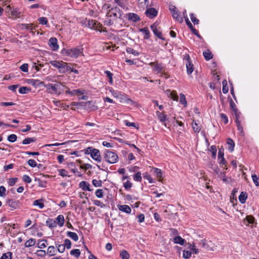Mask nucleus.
<instances>
[{
  "mask_svg": "<svg viewBox=\"0 0 259 259\" xmlns=\"http://www.w3.org/2000/svg\"><path fill=\"white\" fill-rule=\"evenodd\" d=\"M49 63L57 68L60 73H65L71 69V67L68 66L67 63L62 61L53 60L50 61Z\"/></svg>",
  "mask_w": 259,
  "mask_h": 259,
  "instance_id": "f257e3e1",
  "label": "nucleus"
},
{
  "mask_svg": "<svg viewBox=\"0 0 259 259\" xmlns=\"http://www.w3.org/2000/svg\"><path fill=\"white\" fill-rule=\"evenodd\" d=\"M104 159L106 162L113 164L117 162L118 156L115 152L109 150H106L104 153Z\"/></svg>",
  "mask_w": 259,
  "mask_h": 259,
  "instance_id": "f03ea898",
  "label": "nucleus"
},
{
  "mask_svg": "<svg viewBox=\"0 0 259 259\" xmlns=\"http://www.w3.org/2000/svg\"><path fill=\"white\" fill-rule=\"evenodd\" d=\"M62 53L67 56L75 58H77L80 55H83L82 49L77 48L71 49H64L62 51Z\"/></svg>",
  "mask_w": 259,
  "mask_h": 259,
  "instance_id": "7ed1b4c3",
  "label": "nucleus"
},
{
  "mask_svg": "<svg viewBox=\"0 0 259 259\" xmlns=\"http://www.w3.org/2000/svg\"><path fill=\"white\" fill-rule=\"evenodd\" d=\"M199 244L202 248L208 251H214L217 247L211 241L208 242L205 239L201 240Z\"/></svg>",
  "mask_w": 259,
  "mask_h": 259,
  "instance_id": "20e7f679",
  "label": "nucleus"
},
{
  "mask_svg": "<svg viewBox=\"0 0 259 259\" xmlns=\"http://www.w3.org/2000/svg\"><path fill=\"white\" fill-rule=\"evenodd\" d=\"M87 153L90 154L93 159L97 162H101L102 160L100 153L99 150L92 147H89L87 149Z\"/></svg>",
  "mask_w": 259,
  "mask_h": 259,
  "instance_id": "39448f33",
  "label": "nucleus"
},
{
  "mask_svg": "<svg viewBox=\"0 0 259 259\" xmlns=\"http://www.w3.org/2000/svg\"><path fill=\"white\" fill-rule=\"evenodd\" d=\"M152 67H153V70L156 72L157 73H160L163 70V67L161 64H159L157 62H151L149 63Z\"/></svg>",
  "mask_w": 259,
  "mask_h": 259,
  "instance_id": "423d86ee",
  "label": "nucleus"
},
{
  "mask_svg": "<svg viewBox=\"0 0 259 259\" xmlns=\"http://www.w3.org/2000/svg\"><path fill=\"white\" fill-rule=\"evenodd\" d=\"M169 10L172 13V17L176 19L178 21L180 22H183V18H181L180 16V14L178 13L177 8L175 6H172L169 8Z\"/></svg>",
  "mask_w": 259,
  "mask_h": 259,
  "instance_id": "0eeeda50",
  "label": "nucleus"
},
{
  "mask_svg": "<svg viewBox=\"0 0 259 259\" xmlns=\"http://www.w3.org/2000/svg\"><path fill=\"white\" fill-rule=\"evenodd\" d=\"M57 39L55 37H51L49 39V46L51 49L54 51H56L59 49V46L57 44Z\"/></svg>",
  "mask_w": 259,
  "mask_h": 259,
  "instance_id": "6e6552de",
  "label": "nucleus"
},
{
  "mask_svg": "<svg viewBox=\"0 0 259 259\" xmlns=\"http://www.w3.org/2000/svg\"><path fill=\"white\" fill-rule=\"evenodd\" d=\"M158 24L155 22L151 26V28L156 36L161 39H163V38L161 37V31H159L158 30Z\"/></svg>",
  "mask_w": 259,
  "mask_h": 259,
  "instance_id": "1a4fd4ad",
  "label": "nucleus"
},
{
  "mask_svg": "<svg viewBox=\"0 0 259 259\" xmlns=\"http://www.w3.org/2000/svg\"><path fill=\"white\" fill-rule=\"evenodd\" d=\"M7 203L12 208L11 210L15 209L19 207V201L14 199H8Z\"/></svg>",
  "mask_w": 259,
  "mask_h": 259,
  "instance_id": "9d476101",
  "label": "nucleus"
},
{
  "mask_svg": "<svg viewBox=\"0 0 259 259\" xmlns=\"http://www.w3.org/2000/svg\"><path fill=\"white\" fill-rule=\"evenodd\" d=\"M60 85L59 84H52L51 83H49L47 85H46V87L47 90H51L52 91V93L59 94L58 92V88H59Z\"/></svg>",
  "mask_w": 259,
  "mask_h": 259,
  "instance_id": "9b49d317",
  "label": "nucleus"
},
{
  "mask_svg": "<svg viewBox=\"0 0 259 259\" xmlns=\"http://www.w3.org/2000/svg\"><path fill=\"white\" fill-rule=\"evenodd\" d=\"M145 14L150 18H153L157 15V11L154 8H149L146 12Z\"/></svg>",
  "mask_w": 259,
  "mask_h": 259,
  "instance_id": "f8f14e48",
  "label": "nucleus"
},
{
  "mask_svg": "<svg viewBox=\"0 0 259 259\" xmlns=\"http://www.w3.org/2000/svg\"><path fill=\"white\" fill-rule=\"evenodd\" d=\"M185 20L187 26L191 30L193 33L197 35L198 37L201 38V36L199 34L198 31L193 27L192 23L190 22L188 17H185Z\"/></svg>",
  "mask_w": 259,
  "mask_h": 259,
  "instance_id": "ddd939ff",
  "label": "nucleus"
},
{
  "mask_svg": "<svg viewBox=\"0 0 259 259\" xmlns=\"http://www.w3.org/2000/svg\"><path fill=\"white\" fill-rule=\"evenodd\" d=\"M79 187L81 188L83 191H93V189L90 188V184L86 181H81L79 183Z\"/></svg>",
  "mask_w": 259,
  "mask_h": 259,
  "instance_id": "4468645a",
  "label": "nucleus"
},
{
  "mask_svg": "<svg viewBox=\"0 0 259 259\" xmlns=\"http://www.w3.org/2000/svg\"><path fill=\"white\" fill-rule=\"evenodd\" d=\"M156 114L160 121L162 122L165 126H166V124L165 122L166 120H167L166 115H165L163 113L160 112L159 111H157Z\"/></svg>",
  "mask_w": 259,
  "mask_h": 259,
  "instance_id": "2eb2a0df",
  "label": "nucleus"
},
{
  "mask_svg": "<svg viewBox=\"0 0 259 259\" xmlns=\"http://www.w3.org/2000/svg\"><path fill=\"white\" fill-rule=\"evenodd\" d=\"M239 116H240V115H238V113H236V116H235V121L236 123V125H237L238 130L240 132V133L242 135H243V127L241 125V122L239 120Z\"/></svg>",
  "mask_w": 259,
  "mask_h": 259,
  "instance_id": "dca6fc26",
  "label": "nucleus"
},
{
  "mask_svg": "<svg viewBox=\"0 0 259 259\" xmlns=\"http://www.w3.org/2000/svg\"><path fill=\"white\" fill-rule=\"evenodd\" d=\"M117 9H112L108 13V17H114L115 18H120L121 17V14L120 13L118 15L116 13Z\"/></svg>",
  "mask_w": 259,
  "mask_h": 259,
  "instance_id": "f3484780",
  "label": "nucleus"
},
{
  "mask_svg": "<svg viewBox=\"0 0 259 259\" xmlns=\"http://www.w3.org/2000/svg\"><path fill=\"white\" fill-rule=\"evenodd\" d=\"M187 71L188 74H191L193 71V65L190 61V57L188 55V63L186 64Z\"/></svg>",
  "mask_w": 259,
  "mask_h": 259,
  "instance_id": "a211bd4d",
  "label": "nucleus"
},
{
  "mask_svg": "<svg viewBox=\"0 0 259 259\" xmlns=\"http://www.w3.org/2000/svg\"><path fill=\"white\" fill-rule=\"evenodd\" d=\"M118 208L120 211L126 213H130L131 212V208L127 205H118Z\"/></svg>",
  "mask_w": 259,
  "mask_h": 259,
  "instance_id": "6ab92c4d",
  "label": "nucleus"
},
{
  "mask_svg": "<svg viewBox=\"0 0 259 259\" xmlns=\"http://www.w3.org/2000/svg\"><path fill=\"white\" fill-rule=\"evenodd\" d=\"M56 224H58L60 227H62L64 224V217L63 215H59L56 219Z\"/></svg>",
  "mask_w": 259,
  "mask_h": 259,
  "instance_id": "aec40b11",
  "label": "nucleus"
},
{
  "mask_svg": "<svg viewBox=\"0 0 259 259\" xmlns=\"http://www.w3.org/2000/svg\"><path fill=\"white\" fill-rule=\"evenodd\" d=\"M99 25V24H98L97 22L95 20H89L88 21V25L92 29L98 30V25Z\"/></svg>",
  "mask_w": 259,
  "mask_h": 259,
  "instance_id": "412c9836",
  "label": "nucleus"
},
{
  "mask_svg": "<svg viewBox=\"0 0 259 259\" xmlns=\"http://www.w3.org/2000/svg\"><path fill=\"white\" fill-rule=\"evenodd\" d=\"M129 20L136 22L140 20L139 16L135 13H130L128 16Z\"/></svg>",
  "mask_w": 259,
  "mask_h": 259,
  "instance_id": "4be33fe9",
  "label": "nucleus"
},
{
  "mask_svg": "<svg viewBox=\"0 0 259 259\" xmlns=\"http://www.w3.org/2000/svg\"><path fill=\"white\" fill-rule=\"evenodd\" d=\"M154 173L156 175L158 180L159 181H162V172L160 169L158 168H154L153 169Z\"/></svg>",
  "mask_w": 259,
  "mask_h": 259,
  "instance_id": "5701e85b",
  "label": "nucleus"
},
{
  "mask_svg": "<svg viewBox=\"0 0 259 259\" xmlns=\"http://www.w3.org/2000/svg\"><path fill=\"white\" fill-rule=\"evenodd\" d=\"M46 224L50 228H53L56 227V221L52 219H49L46 221Z\"/></svg>",
  "mask_w": 259,
  "mask_h": 259,
  "instance_id": "b1692460",
  "label": "nucleus"
},
{
  "mask_svg": "<svg viewBox=\"0 0 259 259\" xmlns=\"http://www.w3.org/2000/svg\"><path fill=\"white\" fill-rule=\"evenodd\" d=\"M67 235L75 241H76L78 240V235L76 233L68 231L67 232Z\"/></svg>",
  "mask_w": 259,
  "mask_h": 259,
  "instance_id": "393cba45",
  "label": "nucleus"
},
{
  "mask_svg": "<svg viewBox=\"0 0 259 259\" xmlns=\"http://www.w3.org/2000/svg\"><path fill=\"white\" fill-rule=\"evenodd\" d=\"M47 253L50 256H53L56 254V250L54 246H50L48 248Z\"/></svg>",
  "mask_w": 259,
  "mask_h": 259,
  "instance_id": "a878e982",
  "label": "nucleus"
},
{
  "mask_svg": "<svg viewBox=\"0 0 259 259\" xmlns=\"http://www.w3.org/2000/svg\"><path fill=\"white\" fill-rule=\"evenodd\" d=\"M140 31L145 35L144 38L145 39H148L150 37V32L148 30V28L147 27H144L143 28H141Z\"/></svg>",
  "mask_w": 259,
  "mask_h": 259,
  "instance_id": "bb28decb",
  "label": "nucleus"
},
{
  "mask_svg": "<svg viewBox=\"0 0 259 259\" xmlns=\"http://www.w3.org/2000/svg\"><path fill=\"white\" fill-rule=\"evenodd\" d=\"M247 195L246 192H242L239 196V200L241 203H244L247 199Z\"/></svg>",
  "mask_w": 259,
  "mask_h": 259,
  "instance_id": "cd10ccee",
  "label": "nucleus"
},
{
  "mask_svg": "<svg viewBox=\"0 0 259 259\" xmlns=\"http://www.w3.org/2000/svg\"><path fill=\"white\" fill-rule=\"evenodd\" d=\"M33 204L35 206H37L40 209L44 208V204L42 202V199L34 200L33 201Z\"/></svg>",
  "mask_w": 259,
  "mask_h": 259,
  "instance_id": "c85d7f7f",
  "label": "nucleus"
},
{
  "mask_svg": "<svg viewBox=\"0 0 259 259\" xmlns=\"http://www.w3.org/2000/svg\"><path fill=\"white\" fill-rule=\"evenodd\" d=\"M227 144L229 146L228 147V149L232 152L234 150V148L235 146V143L234 141L231 139H227Z\"/></svg>",
  "mask_w": 259,
  "mask_h": 259,
  "instance_id": "c756f323",
  "label": "nucleus"
},
{
  "mask_svg": "<svg viewBox=\"0 0 259 259\" xmlns=\"http://www.w3.org/2000/svg\"><path fill=\"white\" fill-rule=\"evenodd\" d=\"M35 243V240L34 239L31 238L27 240L25 243V247H29L33 246Z\"/></svg>",
  "mask_w": 259,
  "mask_h": 259,
  "instance_id": "7c9ffc66",
  "label": "nucleus"
},
{
  "mask_svg": "<svg viewBox=\"0 0 259 259\" xmlns=\"http://www.w3.org/2000/svg\"><path fill=\"white\" fill-rule=\"evenodd\" d=\"M174 241L175 243L179 244L180 245H183L185 240V239H183L181 237L177 236L174 238Z\"/></svg>",
  "mask_w": 259,
  "mask_h": 259,
  "instance_id": "2f4dec72",
  "label": "nucleus"
},
{
  "mask_svg": "<svg viewBox=\"0 0 259 259\" xmlns=\"http://www.w3.org/2000/svg\"><path fill=\"white\" fill-rule=\"evenodd\" d=\"M189 246L188 248L192 251L191 252L195 254H198L199 252V249L196 247L194 244H189Z\"/></svg>",
  "mask_w": 259,
  "mask_h": 259,
  "instance_id": "473e14b6",
  "label": "nucleus"
},
{
  "mask_svg": "<svg viewBox=\"0 0 259 259\" xmlns=\"http://www.w3.org/2000/svg\"><path fill=\"white\" fill-rule=\"evenodd\" d=\"M120 256L122 259H129L130 254L128 252L125 250H122L120 253Z\"/></svg>",
  "mask_w": 259,
  "mask_h": 259,
  "instance_id": "72a5a7b5",
  "label": "nucleus"
},
{
  "mask_svg": "<svg viewBox=\"0 0 259 259\" xmlns=\"http://www.w3.org/2000/svg\"><path fill=\"white\" fill-rule=\"evenodd\" d=\"M230 106L231 108L234 111L235 115H236V113H238V115L240 114V113L238 112L237 111V110L236 108V104H235V103L233 102V101L231 99L230 100Z\"/></svg>",
  "mask_w": 259,
  "mask_h": 259,
  "instance_id": "f704fd0d",
  "label": "nucleus"
},
{
  "mask_svg": "<svg viewBox=\"0 0 259 259\" xmlns=\"http://www.w3.org/2000/svg\"><path fill=\"white\" fill-rule=\"evenodd\" d=\"M36 139L35 138H27L22 141V144L24 145L29 144L31 142H35Z\"/></svg>",
  "mask_w": 259,
  "mask_h": 259,
  "instance_id": "c9c22d12",
  "label": "nucleus"
},
{
  "mask_svg": "<svg viewBox=\"0 0 259 259\" xmlns=\"http://www.w3.org/2000/svg\"><path fill=\"white\" fill-rule=\"evenodd\" d=\"M203 56L206 60H209L212 58L211 53L208 50L207 51L203 52Z\"/></svg>",
  "mask_w": 259,
  "mask_h": 259,
  "instance_id": "e433bc0d",
  "label": "nucleus"
},
{
  "mask_svg": "<svg viewBox=\"0 0 259 259\" xmlns=\"http://www.w3.org/2000/svg\"><path fill=\"white\" fill-rule=\"evenodd\" d=\"M70 254L78 258L80 254V250L78 249H72L70 251Z\"/></svg>",
  "mask_w": 259,
  "mask_h": 259,
  "instance_id": "4c0bfd02",
  "label": "nucleus"
},
{
  "mask_svg": "<svg viewBox=\"0 0 259 259\" xmlns=\"http://www.w3.org/2000/svg\"><path fill=\"white\" fill-rule=\"evenodd\" d=\"M126 52L127 53L132 54L135 56H137L139 55V52H138L137 51L134 50L133 48H127Z\"/></svg>",
  "mask_w": 259,
  "mask_h": 259,
  "instance_id": "58836bf2",
  "label": "nucleus"
},
{
  "mask_svg": "<svg viewBox=\"0 0 259 259\" xmlns=\"http://www.w3.org/2000/svg\"><path fill=\"white\" fill-rule=\"evenodd\" d=\"M219 178L221 180H222L223 181V182L225 183H229V181L228 180V178L226 177L225 172H220V175H219Z\"/></svg>",
  "mask_w": 259,
  "mask_h": 259,
  "instance_id": "ea45409f",
  "label": "nucleus"
},
{
  "mask_svg": "<svg viewBox=\"0 0 259 259\" xmlns=\"http://www.w3.org/2000/svg\"><path fill=\"white\" fill-rule=\"evenodd\" d=\"M105 74L107 75V76L109 78V82L110 84H112L113 83V74L110 72L109 71L106 70L104 72Z\"/></svg>",
  "mask_w": 259,
  "mask_h": 259,
  "instance_id": "a19ab883",
  "label": "nucleus"
},
{
  "mask_svg": "<svg viewBox=\"0 0 259 259\" xmlns=\"http://www.w3.org/2000/svg\"><path fill=\"white\" fill-rule=\"evenodd\" d=\"M12 253L11 252H8L3 253L0 259H11Z\"/></svg>",
  "mask_w": 259,
  "mask_h": 259,
  "instance_id": "79ce46f5",
  "label": "nucleus"
},
{
  "mask_svg": "<svg viewBox=\"0 0 259 259\" xmlns=\"http://www.w3.org/2000/svg\"><path fill=\"white\" fill-rule=\"evenodd\" d=\"M92 184L95 187H101L102 185V181L101 180L94 179L92 180Z\"/></svg>",
  "mask_w": 259,
  "mask_h": 259,
  "instance_id": "37998d69",
  "label": "nucleus"
},
{
  "mask_svg": "<svg viewBox=\"0 0 259 259\" xmlns=\"http://www.w3.org/2000/svg\"><path fill=\"white\" fill-rule=\"evenodd\" d=\"M252 179L253 183L256 186H259V177L254 174L252 175Z\"/></svg>",
  "mask_w": 259,
  "mask_h": 259,
  "instance_id": "c03bdc74",
  "label": "nucleus"
},
{
  "mask_svg": "<svg viewBox=\"0 0 259 259\" xmlns=\"http://www.w3.org/2000/svg\"><path fill=\"white\" fill-rule=\"evenodd\" d=\"M38 21H39V23L42 25H47L48 24V19L46 17H40L39 19H38Z\"/></svg>",
  "mask_w": 259,
  "mask_h": 259,
  "instance_id": "a18cd8bd",
  "label": "nucleus"
},
{
  "mask_svg": "<svg viewBox=\"0 0 259 259\" xmlns=\"http://www.w3.org/2000/svg\"><path fill=\"white\" fill-rule=\"evenodd\" d=\"M11 15L12 17H14V18L16 19L20 17L21 13L17 10H15L11 12Z\"/></svg>",
  "mask_w": 259,
  "mask_h": 259,
  "instance_id": "49530a36",
  "label": "nucleus"
},
{
  "mask_svg": "<svg viewBox=\"0 0 259 259\" xmlns=\"http://www.w3.org/2000/svg\"><path fill=\"white\" fill-rule=\"evenodd\" d=\"M17 137L15 134H11L8 137V140L10 142H14L16 141Z\"/></svg>",
  "mask_w": 259,
  "mask_h": 259,
  "instance_id": "de8ad7c7",
  "label": "nucleus"
},
{
  "mask_svg": "<svg viewBox=\"0 0 259 259\" xmlns=\"http://www.w3.org/2000/svg\"><path fill=\"white\" fill-rule=\"evenodd\" d=\"M30 89H29L28 88L26 87H21L19 89V92L20 93V94H26L27 93L28 91H30Z\"/></svg>",
  "mask_w": 259,
  "mask_h": 259,
  "instance_id": "09e8293b",
  "label": "nucleus"
},
{
  "mask_svg": "<svg viewBox=\"0 0 259 259\" xmlns=\"http://www.w3.org/2000/svg\"><path fill=\"white\" fill-rule=\"evenodd\" d=\"M180 102L182 104L184 105L185 106H186V105H187V102H186L185 96L183 94H180Z\"/></svg>",
  "mask_w": 259,
  "mask_h": 259,
  "instance_id": "8fccbe9b",
  "label": "nucleus"
},
{
  "mask_svg": "<svg viewBox=\"0 0 259 259\" xmlns=\"http://www.w3.org/2000/svg\"><path fill=\"white\" fill-rule=\"evenodd\" d=\"M135 181L141 182L142 181L141 174L140 172H137L134 176Z\"/></svg>",
  "mask_w": 259,
  "mask_h": 259,
  "instance_id": "3c124183",
  "label": "nucleus"
},
{
  "mask_svg": "<svg viewBox=\"0 0 259 259\" xmlns=\"http://www.w3.org/2000/svg\"><path fill=\"white\" fill-rule=\"evenodd\" d=\"M6 189L3 186L0 187V196L4 197L6 196Z\"/></svg>",
  "mask_w": 259,
  "mask_h": 259,
  "instance_id": "603ef678",
  "label": "nucleus"
},
{
  "mask_svg": "<svg viewBox=\"0 0 259 259\" xmlns=\"http://www.w3.org/2000/svg\"><path fill=\"white\" fill-rule=\"evenodd\" d=\"M95 195L98 198H102L103 197V190L97 189L95 192Z\"/></svg>",
  "mask_w": 259,
  "mask_h": 259,
  "instance_id": "864d4df0",
  "label": "nucleus"
},
{
  "mask_svg": "<svg viewBox=\"0 0 259 259\" xmlns=\"http://www.w3.org/2000/svg\"><path fill=\"white\" fill-rule=\"evenodd\" d=\"M28 64L27 63L23 64L20 67V69L21 70V71H22L24 72H28Z\"/></svg>",
  "mask_w": 259,
  "mask_h": 259,
  "instance_id": "5fc2aeb1",
  "label": "nucleus"
},
{
  "mask_svg": "<svg viewBox=\"0 0 259 259\" xmlns=\"http://www.w3.org/2000/svg\"><path fill=\"white\" fill-rule=\"evenodd\" d=\"M192 252L190 251L184 250L183 251V257L185 258L188 259L190 257Z\"/></svg>",
  "mask_w": 259,
  "mask_h": 259,
  "instance_id": "6e6d98bb",
  "label": "nucleus"
},
{
  "mask_svg": "<svg viewBox=\"0 0 259 259\" xmlns=\"http://www.w3.org/2000/svg\"><path fill=\"white\" fill-rule=\"evenodd\" d=\"M65 247H66L67 249H70L71 246V242L70 240L68 239H66L64 240V244Z\"/></svg>",
  "mask_w": 259,
  "mask_h": 259,
  "instance_id": "4d7b16f0",
  "label": "nucleus"
},
{
  "mask_svg": "<svg viewBox=\"0 0 259 259\" xmlns=\"http://www.w3.org/2000/svg\"><path fill=\"white\" fill-rule=\"evenodd\" d=\"M170 97L171 99H172L174 100L178 101V96L177 95V92L176 91H172L171 92L170 94Z\"/></svg>",
  "mask_w": 259,
  "mask_h": 259,
  "instance_id": "13d9d810",
  "label": "nucleus"
},
{
  "mask_svg": "<svg viewBox=\"0 0 259 259\" xmlns=\"http://www.w3.org/2000/svg\"><path fill=\"white\" fill-rule=\"evenodd\" d=\"M82 94H83V91H81L80 90L77 89L72 91V95H77L78 96H79Z\"/></svg>",
  "mask_w": 259,
  "mask_h": 259,
  "instance_id": "bf43d9fd",
  "label": "nucleus"
},
{
  "mask_svg": "<svg viewBox=\"0 0 259 259\" xmlns=\"http://www.w3.org/2000/svg\"><path fill=\"white\" fill-rule=\"evenodd\" d=\"M57 249H58V251L60 253L64 252L65 251V245H64V244L58 245L57 246Z\"/></svg>",
  "mask_w": 259,
  "mask_h": 259,
  "instance_id": "052dcab7",
  "label": "nucleus"
},
{
  "mask_svg": "<svg viewBox=\"0 0 259 259\" xmlns=\"http://www.w3.org/2000/svg\"><path fill=\"white\" fill-rule=\"evenodd\" d=\"M46 240H40L39 241L38 243V247L40 248H44L46 247V244L45 242H46Z\"/></svg>",
  "mask_w": 259,
  "mask_h": 259,
  "instance_id": "680f3d73",
  "label": "nucleus"
},
{
  "mask_svg": "<svg viewBox=\"0 0 259 259\" xmlns=\"http://www.w3.org/2000/svg\"><path fill=\"white\" fill-rule=\"evenodd\" d=\"M190 18L191 21L193 22L194 24H198L199 22V20L197 19L194 16L193 14H190Z\"/></svg>",
  "mask_w": 259,
  "mask_h": 259,
  "instance_id": "e2e57ef3",
  "label": "nucleus"
},
{
  "mask_svg": "<svg viewBox=\"0 0 259 259\" xmlns=\"http://www.w3.org/2000/svg\"><path fill=\"white\" fill-rule=\"evenodd\" d=\"M28 164L30 166L32 167H34L37 165L36 162L33 159H29L28 161Z\"/></svg>",
  "mask_w": 259,
  "mask_h": 259,
  "instance_id": "0e129e2a",
  "label": "nucleus"
},
{
  "mask_svg": "<svg viewBox=\"0 0 259 259\" xmlns=\"http://www.w3.org/2000/svg\"><path fill=\"white\" fill-rule=\"evenodd\" d=\"M246 220L249 224H252L254 221V218L251 215H248L246 217Z\"/></svg>",
  "mask_w": 259,
  "mask_h": 259,
  "instance_id": "69168bd1",
  "label": "nucleus"
},
{
  "mask_svg": "<svg viewBox=\"0 0 259 259\" xmlns=\"http://www.w3.org/2000/svg\"><path fill=\"white\" fill-rule=\"evenodd\" d=\"M23 180L24 181V182L27 183H30L31 182V179L30 178L29 176L26 175L23 176Z\"/></svg>",
  "mask_w": 259,
  "mask_h": 259,
  "instance_id": "338daca9",
  "label": "nucleus"
},
{
  "mask_svg": "<svg viewBox=\"0 0 259 259\" xmlns=\"http://www.w3.org/2000/svg\"><path fill=\"white\" fill-rule=\"evenodd\" d=\"M192 127L196 133H198L200 131V128L198 126L196 123H192Z\"/></svg>",
  "mask_w": 259,
  "mask_h": 259,
  "instance_id": "774afa93",
  "label": "nucleus"
}]
</instances>
